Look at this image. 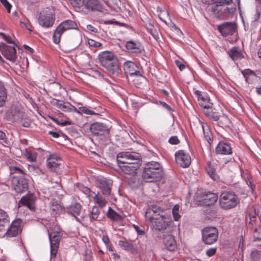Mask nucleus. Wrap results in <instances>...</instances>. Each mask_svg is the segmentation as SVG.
<instances>
[{"instance_id": "f257e3e1", "label": "nucleus", "mask_w": 261, "mask_h": 261, "mask_svg": "<svg viewBox=\"0 0 261 261\" xmlns=\"http://www.w3.org/2000/svg\"><path fill=\"white\" fill-rule=\"evenodd\" d=\"M232 0H203V3L207 4H216L210 8L212 14L218 19H226L232 17L236 11L234 7H228L226 6L230 4Z\"/></svg>"}, {"instance_id": "f03ea898", "label": "nucleus", "mask_w": 261, "mask_h": 261, "mask_svg": "<svg viewBox=\"0 0 261 261\" xmlns=\"http://www.w3.org/2000/svg\"><path fill=\"white\" fill-rule=\"evenodd\" d=\"M98 59L100 65L106 68L110 73L114 74L118 72V61L112 52L102 51L99 54Z\"/></svg>"}, {"instance_id": "7ed1b4c3", "label": "nucleus", "mask_w": 261, "mask_h": 261, "mask_svg": "<svg viewBox=\"0 0 261 261\" xmlns=\"http://www.w3.org/2000/svg\"><path fill=\"white\" fill-rule=\"evenodd\" d=\"M162 172L160 164L156 162H148L145 166L142 177L147 182H152L162 176Z\"/></svg>"}, {"instance_id": "20e7f679", "label": "nucleus", "mask_w": 261, "mask_h": 261, "mask_svg": "<svg viewBox=\"0 0 261 261\" xmlns=\"http://www.w3.org/2000/svg\"><path fill=\"white\" fill-rule=\"evenodd\" d=\"M154 229L161 231L167 229L173 230V221L170 217L166 215H158L152 221H147Z\"/></svg>"}, {"instance_id": "39448f33", "label": "nucleus", "mask_w": 261, "mask_h": 261, "mask_svg": "<svg viewBox=\"0 0 261 261\" xmlns=\"http://www.w3.org/2000/svg\"><path fill=\"white\" fill-rule=\"evenodd\" d=\"M239 202L237 196L233 192H223L220 195L219 198L220 207L224 210L234 208Z\"/></svg>"}, {"instance_id": "423d86ee", "label": "nucleus", "mask_w": 261, "mask_h": 261, "mask_svg": "<svg viewBox=\"0 0 261 261\" xmlns=\"http://www.w3.org/2000/svg\"><path fill=\"white\" fill-rule=\"evenodd\" d=\"M55 20V14L53 9L45 8L40 13L38 18V22L42 27L45 28L52 27Z\"/></svg>"}, {"instance_id": "0eeeda50", "label": "nucleus", "mask_w": 261, "mask_h": 261, "mask_svg": "<svg viewBox=\"0 0 261 261\" xmlns=\"http://www.w3.org/2000/svg\"><path fill=\"white\" fill-rule=\"evenodd\" d=\"M202 239L206 245L216 243L218 238V230L215 227H206L202 230Z\"/></svg>"}, {"instance_id": "6e6552de", "label": "nucleus", "mask_w": 261, "mask_h": 261, "mask_svg": "<svg viewBox=\"0 0 261 261\" xmlns=\"http://www.w3.org/2000/svg\"><path fill=\"white\" fill-rule=\"evenodd\" d=\"M22 229V222L20 219H16L12 221L8 226L6 231L4 232V236L7 238L15 237L19 234Z\"/></svg>"}, {"instance_id": "1a4fd4ad", "label": "nucleus", "mask_w": 261, "mask_h": 261, "mask_svg": "<svg viewBox=\"0 0 261 261\" xmlns=\"http://www.w3.org/2000/svg\"><path fill=\"white\" fill-rule=\"evenodd\" d=\"M62 236V233L58 231L49 233L51 257H55L56 256Z\"/></svg>"}, {"instance_id": "9d476101", "label": "nucleus", "mask_w": 261, "mask_h": 261, "mask_svg": "<svg viewBox=\"0 0 261 261\" xmlns=\"http://www.w3.org/2000/svg\"><path fill=\"white\" fill-rule=\"evenodd\" d=\"M141 155L139 153L137 152L129 153L128 152H123L119 153L117 157V164L119 168L121 165H125L129 162L128 160L130 161H140Z\"/></svg>"}, {"instance_id": "9b49d317", "label": "nucleus", "mask_w": 261, "mask_h": 261, "mask_svg": "<svg viewBox=\"0 0 261 261\" xmlns=\"http://www.w3.org/2000/svg\"><path fill=\"white\" fill-rule=\"evenodd\" d=\"M176 163L182 168L189 167L191 163V158L190 154L184 150H180L175 153Z\"/></svg>"}, {"instance_id": "f8f14e48", "label": "nucleus", "mask_w": 261, "mask_h": 261, "mask_svg": "<svg viewBox=\"0 0 261 261\" xmlns=\"http://www.w3.org/2000/svg\"><path fill=\"white\" fill-rule=\"evenodd\" d=\"M61 162V159L59 156L53 154L47 158L46 166L50 171L58 173L60 171Z\"/></svg>"}, {"instance_id": "ddd939ff", "label": "nucleus", "mask_w": 261, "mask_h": 261, "mask_svg": "<svg viewBox=\"0 0 261 261\" xmlns=\"http://www.w3.org/2000/svg\"><path fill=\"white\" fill-rule=\"evenodd\" d=\"M0 51L2 55L7 59L12 62L16 61V51L12 46H8L5 43L0 44Z\"/></svg>"}, {"instance_id": "4468645a", "label": "nucleus", "mask_w": 261, "mask_h": 261, "mask_svg": "<svg viewBox=\"0 0 261 261\" xmlns=\"http://www.w3.org/2000/svg\"><path fill=\"white\" fill-rule=\"evenodd\" d=\"M141 159H140L139 161L136 160L135 162H130L125 165H121L119 168L126 174L135 175L137 173V170L141 166Z\"/></svg>"}, {"instance_id": "2eb2a0df", "label": "nucleus", "mask_w": 261, "mask_h": 261, "mask_svg": "<svg viewBox=\"0 0 261 261\" xmlns=\"http://www.w3.org/2000/svg\"><path fill=\"white\" fill-rule=\"evenodd\" d=\"M50 102L53 106L65 112L79 113L78 109L69 102H64L54 98Z\"/></svg>"}, {"instance_id": "dca6fc26", "label": "nucleus", "mask_w": 261, "mask_h": 261, "mask_svg": "<svg viewBox=\"0 0 261 261\" xmlns=\"http://www.w3.org/2000/svg\"><path fill=\"white\" fill-rule=\"evenodd\" d=\"M12 182L13 189L16 193H21L28 189V182L22 177H14Z\"/></svg>"}, {"instance_id": "f3484780", "label": "nucleus", "mask_w": 261, "mask_h": 261, "mask_svg": "<svg viewBox=\"0 0 261 261\" xmlns=\"http://www.w3.org/2000/svg\"><path fill=\"white\" fill-rule=\"evenodd\" d=\"M217 30L223 36L232 35L237 31V25L235 23L224 22L218 25Z\"/></svg>"}, {"instance_id": "a211bd4d", "label": "nucleus", "mask_w": 261, "mask_h": 261, "mask_svg": "<svg viewBox=\"0 0 261 261\" xmlns=\"http://www.w3.org/2000/svg\"><path fill=\"white\" fill-rule=\"evenodd\" d=\"M194 94L197 96L198 103L203 108V110L213 106V103L211 102L210 98L206 93H203L200 91L195 90Z\"/></svg>"}, {"instance_id": "6ab92c4d", "label": "nucleus", "mask_w": 261, "mask_h": 261, "mask_svg": "<svg viewBox=\"0 0 261 261\" xmlns=\"http://www.w3.org/2000/svg\"><path fill=\"white\" fill-rule=\"evenodd\" d=\"M218 200L217 194L208 192L202 195L199 200V204L202 206H208L214 204Z\"/></svg>"}, {"instance_id": "aec40b11", "label": "nucleus", "mask_w": 261, "mask_h": 261, "mask_svg": "<svg viewBox=\"0 0 261 261\" xmlns=\"http://www.w3.org/2000/svg\"><path fill=\"white\" fill-rule=\"evenodd\" d=\"M126 48L130 52L139 54L144 51L142 44L139 41H128L126 42Z\"/></svg>"}, {"instance_id": "412c9836", "label": "nucleus", "mask_w": 261, "mask_h": 261, "mask_svg": "<svg viewBox=\"0 0 261 261\" xmlns=\"http://www.w3.org/2000/svg\"><path fill=\"white\" fill-rule=\"evenodd\" d=\"M97 184L101 190L103 194L109 195L111 193L112 181L106 178H100L97 180Z\"/></svg>"}, {"instance_id": "4be33fe9", "label": "nucleus", "mask_w": 261, "mask_h": 261, "mask_svg": "<svg viewBox=\"0 0 261 261\" xmlns=\"http://www.w3.org/2000/svg\"><path fill=\"white\" fill-rule=\"evenodd\" d=\"M163 212L161 207L155 205H151L146 212L145 215L146 221H152L153 218L156 217L158 215H161L160 213Z\"/></svg>"}, {"instance_id": "5701e85b", "label": "nucleus", "mask_w": 261, "mask_h": 261, "mask_svg": "<svg viewBox=\"0 0 261 261\" xmlns=\"http://www.w3.org/2000/svg\"><path fill=\"white\" fill-rule=\"evenodd\" d=\"M90 130L94 135H103L108 132L107 127L102 123L99 122L92 124L90 125Z\"/></svg>"}, {"instance_id": "b1692460", "label": "nucleus", "mask_w": 261, "mask_h": 261, "mask_svg": "<svg viewBox=\"0 0 261 261\" xmlns=\"http://www.w3.org/2000/svg\"><path fill=\"white\" fill-rule=\"evenodd\" d=\"M10 223L8 214L4 211L0 210V232H4Z\"/></svg>"}, {"instance_id": "393cba45", "label": "nucleus", "mask_w": 261, "mask_h": 261, "mask_svg": "<svg viewBox=\"0 0 261 261\" xmlns=\"http://www.w3.org/2000/svg\"><path fill=\"white\" fill-rule=\"evenodd\" d=\"M163 243L169 251H174L176 248V242L174 237L171 234H164Z\"/></svg>"}, {"instance_id": "a878e982", "label": "nucleus", "mask_w": 261, "mask_h": 261, "mask_svg": "<svg viewBox=\"0 0 261 261\" xmlns=\"http://www.w3.org/2000/svg\"><path fill=\"white\" fill-rule=\"evenodd\" d=\"M67 212L68 214L74 217L77 221L79 222H81V220L77 217V216L80 215L82 209V206L80 203H75L72 204L69 207H67Z\"/></svg>"}, {"instance_id": "bb28decb", "label": "nucleus", "mask_w": 261, "mask_h": 261, "mask_svg": "<svg viewBox=\"0 0 261 261\" xmlns=\"http://www.w3.org/2000/svg\"><path fill=\"white\" fill-rule=\"evenodd\" d=\"M217 154L228 155L232 153V149L229 144L220 142L216 148Z\"/></svg>"}, {"instance_id": "cd10ccee", "label": "nucleus", "mask_w": 261, "mask_h": 261, "mask_svg": "<svg viewBox=\"0 0 261 261\" xmlns=\"http://www.w3.org/2000/svg\"><path fill=\"white\" fill-rule=\"evenodd\" d=\"M83 6L92 11H100L102 9V6L98 0H85Z\"/></svg>"}, {"instance_id": "c85d7f7f", "label": "nucleus", "mask_w": 261, "mask_h": 261, "mask_svg": "<svg viewBox=\"0 0 261 261\" xmlns=\"http://www.w3.org/2000/svg\"><path fill=\"white\" fill-rule=\"evenodd\" d=\"M199 124L202 129L204 138L209 144L211 145L213 143V138L210 128L207 124L204 123L200 120H199Z\"/></svg>"}, {"instance_id": "c756f323", "label": "nucleus", "mask_w": 261, "mask_h": 261, "mask_svg": "<svg viewBox=\"0 0 261 261\" xmlns=\"http://www.w3.org/2000/svg\"><path fill=\"white\" fill-rule=\"evenodd\" d=\"M136 68H137L136 65L132 62H126L124 64V69L125 72L130 76L140 75V72Z\"/></svg>"}, {"instance_id": "7c9ffc66", "label": "nucleus", "mask_w": 261, "mask_h": 261, "mask_svg": "<svg viewBox=\"0 0 261 261\" xmlns=\"http://www.w3.org/2000/svg\"><path fill=\"white\" fill-rule=\"evenodd\" d=\"M205 115L210 119L213 121H218L220 119V115L219 112L213 109L212 106L203 110Z\"/></svg>"}, {"instance_id": "2f4dec72", "label": "nucleus", "mask_w": 261, "mask_h": 261, "mask_svg": "<svg viewBox=\"0 0 261 261\" xmlns=\"http://www.w3.org/2000/svg\"><path fill=\"white\" fill-rule=\"evenodd\" d=\"M58 27L64 32L68 30L78 29L76 22L71 20H67L62 22Z\"/></svg>"}, {"instance_id": "473e14b6", "label": "nucleus", "mask_w": 261, "mask_h": 261, "mask_svg": "<svg viewBox=\"0 0 261 261\" xmlns=\"http://www.w3.org/2000/svg\"><path fill=\"white\" fill-rule=\"evenodd\" d=\"M205 169L208 175L214 180L218 181L219 179V176L216 173V169L211 162L207 163Z\"/></svg>"}, {"instance_id": "72a5a7b5", "label": "nucleus", "mask_w": 261, "mask_h": 261, "mask_svg": "<svg viewBox=\"0 0 261 261\" xmlns=\"http://www.w3.org/2000/svg\"><path fill=\"white\" fill-rule=\"evenodd\" d=\"M7 98L6 89L3 82L0 81V108L4 106Z\"/></svg>"}, {"instance_id": "f704fd0d", "label": "nucleus", "mask_w": 261, "mask_h": 261, "mask_svg": "<svg viewBox=\"0 0 261 261\" xmlns=\"http://www.w3.org/2000/svg\"><path fill=\"white\" fill-rule=\"evenodd\" d=\"M228 54L233 61H237L243 58V55L239 50L238 47H233L229 51Z\"/></svg>"}, {"instance_id": "c9c22d12", "label": "nucleus", "mask_w": 261, "mask_h": 261, "mask_svg": "<svg viewBox=\"0 0 261 261\" xmlns=\"http://www.w3.org/2000/svg\"><path fill=\"white\" fill-rule=\"evenodd\" d=\"M10 113L15 121H19L22 119L24 114L22 111L16 109L15 107H11L10 110Z\"/></svg>"}, {"instance_id": "e433bc0d", "label": "nucleus", "mask_w": 261, "mask_h": 261, "mask_svg": "<svg viewBox=\"0 0 261 261\" xmlns=\"http://www.w3.org/2000/svg\"><path fill=\"white\" fill-rule=\"evenodd\" d=\"M19 204L28 207L31 210H34L33 201L28 196H23L19 201Z\"/></svg>"}, {"instance_id": "4c0bfd02", "label": "nucleus", "mask_w": 261, "mask_h": 261, "mask_svg": "<svg viewBox=\"0 0 261 261\" xmlns=\"http://www.w3.org/2000/svg\"><path fill=\"white\" fill-rule=\"evenodd\" d=\"M108 217L111 220L114 221H119L123 219L122 217L114 210L109 207L107 213Z\"/></svg>"}, {"instance_id": "58836bf2", "label": "nucleus", "mask_w": 261, "mask_h": 261, "mask_svg": "<svg viewBox=\"0 0 261 261\" xmlns=\"http://www.w3.org/2000/svg\"><path fill=\"white\" fill-rule=\"evenodd\" d=\"M37 154V153L35 151L28 150H26L23 153L24 157L31 162H34L36 161Z\"/></svg>"}, {"instance_id": "ea45409f", "label": "nucleus", "mask_w": 261, "mask_h": 261, "mask_svg": "<svg viewBox=\"0 0 261 261\" xmlns=\"http://www.w3.org/2000/svg\"><path fill=\"white\" fill-rule=\"evenodd\" d=\"M93 199L94 202L97 204L99 207H105L107 203L106 200L98 194L95 195V196L93 197Z\"/></svg>"}, {"instance_id": "a19ab883", "label": "nucleus", "mask_w": 261, "mask_h": 261, "mask_svg": "<svg viewBox=\"0 0 261 261\" xmlns=\"http://www.w3.org/2000/svg\"><path fill=\"white\" fill-rule=\"evenodd\" d=\"M63 33L64 32L61 29H60L59 27L56 28L53 36V41L55 44L59 43L61 37Z\"/></svg>"}, {"instance_id": "79ce46f5", "label": "nucleus", "mask_w": 261, "mask_h": 261, "mask_svg": "<svg viewBox=\"0 0 261 261\" xmlns=\"http://www.w3.org/2000/svg\"><path fill=\"white\" fill-rule=\"evenodd\" d=\"M146 28L148 33H149L152 37L156 40L159 38V33L154 25L149 23L147 24Z\"/></svg>"}, {"instance_id": "37998d69", "label": "nucleus", "mask_w": 261, "mask_h": 261, "mask_svg": "<svg viewBox=\"0 0 261 261\" xmlns=\"http://www.w3.org/2000/svg\"><path fill=\"white\" fill-rule=\"evenodd\" d=\"M119 245L125 250L133 251L134 249V245L127 241L120 240L119 241Z\"/></svg>"}, {"instance_id": "c03bdc74", "label": "nucleus", "mask_w": 261, "mask_h": 261, "mask_svg": "<svg viewBox=\"0 0 261 261\" xmlns=\"http://www.w3.org/2000/svg\"><path fill=\"white\" fill-rule=\"evenodd\" d=\"M179 205L178 204L175 205L172 208V215L173 219L175 221H178L181 218V216L179 214Z\"/></svg>"}, {"instance_id": "a18cd8bd", "label": "nucleus", "mask_w": 261, "mask_h": 261, "mask_svg": "<svg viewBox=\"0 0 261 261\" xmlns=\"http://www.w3.org/2000/svg\"><path fill=\"white\" fill-rule=\"evenodd\" d=\"M100 214V211L98 207L93 206L91 212L90 220H97Z\"/></svg>"}, {"instance_id": "49530a36", "label": "nucleus", "mask_w": 261, "mask_h": 261, "mask_svg": "<svg viewBox=\"0 0 261 261\" xmlns=\"http://www.w3.org/2000/svg\"><path fill=\"white\" fill-rule=\"evenodd\" d=\"M50 209L55 214H57L62 210V206L57 202L52 201Z\"/></svg>"}, {"instance_id": "de8ad7c7", "label": "nucleus", "mask_w": 261, "mask_h": 261, "mask_svg": "<svg viewBox=\"0 0 261 261\" xmlns=\"http://www.w3.org/2000/svg\"><path fill=\"white\" fill-rule=\"evenodd\" d=\"M78 111L79 113H76L79 114H82V113H84L87 115H93L95 114L93 111L89 109L87 107H86L79 108Z\"/></svg>"}, {"instance_id": "09e8293b", "label": "nucleus", "mask_w": 261, "mask_h": 261, "mask_svg": "<svg viewBox=\"0 0 261 261\" xmlns=\"http://www.w3.org/2000/svg\"><path fill=\"white\" fill-rule=\"evenodd\" d=\"M71 5L75 8H80L83 7L85 0H69Z\"/></svg>"}, {"instance_id": "8fccbe9b", "label": "nucleus", "mask_w": 261, "mask_h": 261, "mask_svg": "<svg viewBox=\"0 0 261 261\" xmlns=\"http://www.w3.org/2000/svg\"><path fill=\"white\" fill-rule=\"evenodd\" d=\"M87 42L91 47H98L101 45V44L100 42L91 39H88Z\"/></svg>"}, {"instance_id": "3c124183", "label": "nucleus", "mask_w": 261, "mask_h": 261, "mask_svg": "<svg viewBox=\"0 0 261 261\" xmlns=\"http://www.w3.org/2000/svg\"><path fill=\"white\" fill-rule=\"evenodd\" d=\"M220 123L224 126H228L230 124V120L227 116H222L220 120Z\"/></svg>"}, {"instance_id": "603ef678", "label": "nucleus", "mask_w": 261, "mask_h": 261, "mask_svg": "<svg viewBox=\"0 0 261 261\" xmlns=\"http://www.w3.org/2000/svg\"><path fill=\"white\" fill-rule=\"evenodd\" d=\"M251 256L253 261H257L260 256V252L258 251H252Z\"/></svg>"}, {"instance_id": "864d4df0", "label": "nucleus", "mask_w": 261, "mask_h": 261, "mask_svg": "<svg viewBox=\"0 0 261 261\" xmlns=\"http://www.w3.org/2000/svg\"><path fill=\"white\" fill-rule=\"evenodd\" d=\"M0 2L2 3V4L5 7L6 9L7 10L8 12L10 13L11 8V5L7 1V0H0Z\"/></svg>"}, {"instance_id": "5fc2aeb1", "label": "nucleus", "mask_w": 261, "mask_h": 261, "mask_svg": "<svg viewBox=\"0 0 261 261\" xmlns=\"http://www.w3.org/2000/svg\"><path fill=\"white\" fill-rule=\"evenodd\" d=\"M217 251V249L216 248H211L208 249L206 251V254L208 257H211L214 255Z\"/></svg>"}, {"instance_id": "6e6d98bb", "label": "nucleus", "mask_w": 261, "mask_h": 261, "mask_svg": "<svg viewBox=\"0 0 261 261\" xmlns=\"http://www.w3.org/2000/svg\"><path fill=\"white\" fill-rule=\"evenodd\" d=\"M10 170H11V173H19L21 174H24L23 170L21 169H20V168L17 167H15V166L11 167H10Z\"/></svg>"}, {"instance_id": "4d7b16f0", "label": "nucleus", "mask_w": 261, "mask_h": 261, "mask_svg": "<svg viewBox=\"0 0 261 261\" xmlns=\"http://www.w3.org/2000/svg\"><path fill=\"white\" fill-rule=\"evenodd\" d=\"M20 22L21 24L23 25L24 27H25L28 30L32 31V26L31 24L29 22V20H25L24 21H21Z\"/></svg>"}, {"instance_id": "13d9d810", "label": "nucleus", "mask_w": 261, "mask_h": 261, "mask_svg": "<svg viewBox=\"0 0 261 261\" xmlns=\"http://www.w3.org/2000/svg\"><path fill=\"white\" fill-rule=\"evenodd\" d=\"M169 142L171 144L176 145L179 143V141L177 137L172 136L169 139Z\"/></svg>"}, {"instance_id": "bf43d9fd", "label": "nucleus", "mask_w": 261, "mask_h": 261, "mask_svg": "<svg viewBox=\"0 0 261 261\" xmlns=\"http://www.w3.org/2000/svg\"><path fill=\"white\" fill-rule=\"evenodd\" d=\"M0 36H1L3 39H4L8 43H12V38L10 36L7 35L3 33H0Z\"/></svg>"}, {"instance_id": "052dcab7", "label": "nucleus", "mask_w": 261, "mask_h": 261, "mask_svg": "<svg viewBox=\"0 0 261 261\" xmlns=\"http://www.w3.org/2000/svg\"><path fill=\"white\" fill-rule=\"evenodd\" d=\"M175 64L181 71L183 70L186 68L185 65L180 61H175Z\"/></svg>"}, {"instance_id": "680f3d73", "label": "nucleus", "mask_w": 261, "mask_h": 261, "mask_svg": "<svg viewBox=\"0 0 261 261\" xmlns=\"http://www.w3.org/2000/svg\"><path fill=\"white\" fill-rule=\"evenodd\" d=\"M133 227L138 235H144L145 234V231L141 229L138 226L133 225Z\"/></svg>"}, {"instance_id": "e2e57ef3", "label": "nucleus", "mask_w": 261, "mask_h": 261, "mask_svg": "<svg viewBox=\"0 0 261 261\" xmlns=\"http://www.w3.org/2000/svg\"><path fill=\"white\" fill-rule=\"evenodd\" d=\"M246 184L251 188L252 192H253L255 188L254 184L250 180H246Z\"/></svg>"}, {"instance_id": "0e129e2a", "label": "nucleus", "mask_w": 261, "mask_h": 261, "mask_svg": "<svg viewBox=\"0 0 261 261\" xmlns=\"http://www.w3.org/2000/svg\"><path fill=\"white\" fill-rule=\"evenodd\" d=\"M102 240L106 246L111 243L109 238L107 236H103Z\"/></svg>"}, {"instance_id": "69168bd1", "label": "nucleus", "mask_w": 261, "mask_h": 261, "mask_svg": "<svg viewBox=\"0 0 261 261\" xmlns=\"http://www.w3.org/2000/svg\"><path fill=\"white\" fill-rule=\"evenodd\" d=\"M87 29L94 33H97V29L94 27L92 25L88 24L87 25Z\"/></svg>"}, {"instance_id": "338daca9", "label": "nucleus", "mask_w": 261, "mask_h": 261, "mask_svg": "<svg viewBox=\"0 0 261 261\" xmlns=\"http://www.w3.org/2000/svg\"><path fill=\"white\" fill-rule=\"evenodd\" d=\"M48 134L50 135L53 137L55 138H58L59 137V134L56 132L49 131Z\"/></svg>"}, {"instance_id": "774afa93", "label": "nucleus", "mask_w": 261, "mask_h": 261, "mask_svg": "<svg viewBox=\"0 0 261 261\" xmlns=\"http://www.w3.org/2000/svg\"><path fill=\"white\" fill-rule=\"evenodd\" d=\"M255 232H258L259 236L256 237V239L258 240H261V226L258 228L255 229Z\"/></svg>"}]
</instances>
